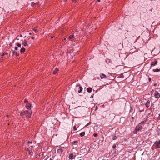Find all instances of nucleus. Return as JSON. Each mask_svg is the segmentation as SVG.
Here are the masks:
<instances>
[{
    "label": "nucleus",
    "instance_id": "f03ea898",
    "mask_svg": "<svg viewBox=\"0 0 160 160\" xmlns=\"http://www.w3.org/2000/svg\"><path fill=\"white\" fill-rule=\"evenodd\" d=\"M136 131H139L141 130L142 129V127L141 126H140V125L138 124V125L136 127Z\"/></svg>",
    "mask_w": 160,
    "mask_h": 160
},
{
    "label": "nucleus",
    "instance_id": "5701e85b",
    "mask_svg": "<svg viewBox=\"0 0 160 160\" xmlns=\"http://www.w3.org/2000/svg\"><path fill=\"white\" fill-rule=\"evenodd\" d=\"M117 138V137L116 136H114L112 137V139L113 140H116Z\"/></svg>",
    "mask_w": 160,
    "mask_h": 160
},
{
    "label": "nucleus",
    "instance_id": "aec40b11",
    "mask_svg": "<svg viewBox=\"0 0 160 160\" xmlns=\"http://www.w3.org/2000/svg\"><path fill=\"white\" fill-rule=\"evenodd\" d=\"M79 88L80 89V90H79L78 91V92L79 93H80V92H82V88L81 87L79 86Z\"/></svg>",
    "mask_w": 160,
    "mask_h": 160
},
{
    "label": "nucleus",
    "instance_id": "4be33fe9",
    "mask_svg": "<svg viewBox=\"0 0 160 160\" xmlns=\"http://www.w3.org/2000/svg\"><path fill=\"white\" fill-rule=\"evenodd\" d=\"M84 135H85V132H82L80 134V135L81 137L84 136Z\"/></svg>",
    "mask_w": 160,
    "mask_h": 160
},
{
    "label": "nucleus",
    "instance_id": "f3484780",
    "mask_svg": "<svg viewBox=\"0 0 160 160\" xmlns=\"http://www.w3.org/2000/svg\"><path fill=\"white\" fill-rule=\"evenodd\" d=\"M22 44L24 46H26L27 45V42L26 41H24L22 42Z\"/></svg>",
    "mask_w": 160,
    "mask_h": 160
},
{
    "label": "nucleus",
    "instance_id": "423d86ee",
    "mask_svg": "<svg viewBox=\"0 0 160 160\" xmlns=\"http://www.w3.org/2000/svg\"><path fill=\"white\" fill-rule=\"evenodd\" d=\"M155 97L156 98H159L160 97V94L159 93L156 92L154 95Z\"/></svg>",
    "mask_w": 160,
    "mask_h": 160
},
{
    "label": "nucleus",
    "instance_id": "ddd939ff",
    "mask_svg": "<svg viewBox=\"0 0 160 160\" xmlns=\"http://www.w3.org/2000/svg\"><path fill=\"white\" fill-rule=\"evenodd\" d=\"M58 152L60 154H61L63 152V150L62 148H60L58 150Z\"/></svg>",
    "mask_w": 160,
    "mask_h": 160
},
{
    "label": "nucleus",
    "instance_id": "f257e3e1",
    "mask_svg": "<svg viewBox=\"0 0 160 160\" xmlns=\"http://www.w3.org/2000/svg\"><path fill=\"white\" fill-rule=\"evenodd\" d=\"M68 38L69 40L72 41H74L76 40L75 38H74V36L73 35H72L69 36Z\"/></svg>",
    "mask_w": 160,
    "mask_h": 160
},
{
    "label": "nucleus",
    "instance_id": "a211bd4d",
    "mask_svg": "<svg viewBox=\"0 0 160 160\" xmlns=\"http://www.w3.org/2000/svg\"><path fill=\"white\" fill-rule=\"evenodd\" d=\"M25 51V49L24 48H22L20 50V51L21 52H24Z\"/></svg>",
    "mask_w": 160,
    "mask_h": 160
},
{
    "label": "nucleus",
    "instance_id": "864d4df0",
    "mask_svg": "<svg viewBox=\"0 0 160 160\" xmlns=\"http://www.w3.org/2000/svg\"><path fill=\"white\" fill-rule=\"evenodd\" d=\"M67 0H65V1H67Z\"/></svg>",
    "mask_w": 160,
    "mask_h": 160
},
{
    "label": "nucleus",
    "instance_id": "39448f33",
    "mask_svg": "<svg viewBox=\"0 0 160 160\" xmlns=\"http://www.w3.org/2000/svg\"><path fill=\"white\" fill-rule=\"evenodd\" d=\"M150 105V101L149 100H148L146 103L145 104V105L147 108H148Z\"/></svg>",
    "mask_w": 160,
    "mask_h": 160
},
{
    "label": "nucleus",
    "instance_id": "4c0bfd02",
    "mask_svg": "<svg viewBox=\"0 0 160 160\" xmlns=\"http://www.w3.org/2000/svg\"><path fill=\"white\" fill-rule=\"evenodd\" d=\"M148 79H149V81H151V78H149Z\"/></svg>",
    "mask_w": 160,
    "mask_h": 160
},
{
    "label": "nucleus",
    "instance_id": "a878e982",
    "mask_svg": "<svg viewBox=\"0 0 160 160\" xmlns=\"http://www.w3.org/2000/svg\"><path fill=\"white\" fill-rule=\"evenodd\" d=\"M24 102L25 103H26L27 104V103H28V101L26 99H25Z\"/></svg>",
    "mask_w": 160,
    "mask_h": 160
},
{
    "label": "nucleus",
    "instance_id": "6ab92c4d",
    "mask_svg": "<svg viewBox=\"0 0 160 160\" xmlns=\"http://www.w3.org/2000/svg\"><path fill=\"white\" fill-rule=\"evenodd\" d=\"M153 71L154 72H158L160 71V69L157 68L156 69H153Z\"/></svg>",
    "mask_w": 160,
    "mask_h": 160
},
{
    "label": "nucleus",
    "instance_id": "ea45409f",
    "mask_svg": "<svg viewBox=\"0 0 160 160\" xmlns=\"http://www.w3.org/2000/svg\"><path fill=\"white\" fill-rule=\"evenodd\" d=\"M98 2H100V0H98Z\"/></svg>",
    "mask_w": 160,
    "mask_h": 160
},
{
    "label": "nucleus",
    "instance_id": "4468645a",
    "mask_svg": "<svg viewBox=\"0 0 160 160\" xmlns=\"http://www.w3.org/2000/svg\"><path fill=\"white\" fill-rule=\"evenodd\" d=\"M8 54V52H6L3 53V54L1 55L2 58H5V57H4L6 55H7Z\"/></svg>",
    "mask_w": 160,
    "mask_h": 160
},
{
    "label": "nucleus",
    "instance_id": "79ce46f5",
    "mask_svg": "<svg viewBox=\"0 0 160 160\" xmlns=\"http://www.w3.org/2000/svg\"><path fill=\"white\" fill-rule=\"evenodd\" d=\"M34 37H31V38H32V39H34Z\"/></svg>",
    "mask_w": 160,
    "mask_h": 160
},
{
    "label": "nucleus",
    "instance_id": "c03bdc74",
    "mask_svg": "<svg viewBox=\"0 0 160 160\" xmlns=\"http://www.w3.org/2000/svg\"><path fill=\"white\" fill-rule=\"evenodd\" d=\"M88 124H87L85 126V127H87V126H88Z\"/></svg>",
    "mask_w": 160,
    "mask_h": 160
},
{
    "label": "nucleus",
    "instance_id": "a18cd8bd",
    "mask_svg": "<svg viewBox=\"0 0 160 160\" xmlns=\"http://www.w3.org/2000/svg\"><path fill=\"white\" fill-rule=\"evenodd\" d=\"M159 119L160 120V114H159Z\"/></svg>",
    "mask_w": 160,
    "mask_h": 160
},
{
    "label": "nucleus",
    "instance_id": "20e7f679",
    "mask_svg": "<svg viewBox=\"0 0 160 160\" xmlns=\"http://www.w3.org/2000/svg\"><path fill=\"white\" fill-rule=\"evenodd\" d=\"M158 63V61L157 60H155L154 62H151V66H155Z\"/></svg>",
    "mask_w": 160,
    "mask_h": 160
},
{
    "label": "nucleus",
    "instance_id": "b1692460",
    "mask_svg": "<svg viewBox=\"0 0 160 160\" xmlns=\"http://www.w3.org/2000/svg\"><path fill=\"white\" fill-rule=\"evenodd\" d=\"M21 44L19 43H18L17 44V46L19 48L21 47Z\"/></svg>",
    "mask_w": 160,
    "mask_h": 160
},
{
    "label": "nucleus",
    "instance_id": "09e8293b",
    "mask_svg": "<svg viewBox=\"0 0 160 160\" xmlns=\"http://www.w3.org/2000/svg\"><path fill=\"white\" fill-rule=\"evenodd\" d=\"M49 160H52V159L51 158H50Z\"/></svg>",
    "mask_w": 160,
    "mask_h": 160
},
{
    "label": "nucleus",
    "instance_id": "c85d7f7f",
    "mask_svg": "<svg viewBox=\"0 0 160 160\" xmlns=\"http://www.w3.org/2000/svg\"><path fill=\"white\" fill-rule=\"evenodd\" d=\"M93 136L95 137H97L98 136V134L97 133H94L93 134Z\"/></svg>",
    "mask_w": 160,
    "mask_h": 160
},
{
    "label": "nucleus",
    "instance_id": "3c124183",
    "mask_svg": "<svg viewBox=\"0 0 160 160\" xmlns=\"http://www.w3.org/2000/svg\"><path fill=\"white\" fill-rule=\"evenodd\" d=\"M20 37H22V35H20Z\"/></svg>",
    "mask_w": 160,
    "mask_h": 160
},
{
    "label": "nucleus",
    "instance_id": "9b49d317",
    "mask_svg": "<svg viewBox=\"0 0 160 160\" xmlns=\"http://www.w3.org/2000/svg\"><path fill=\"white\" fill-rule=\"evenodd\" d=\"M87 91L88 92H92V88H87Z\"/></svg>",
    "mask_w": 160,
    "mask_h": 160
},
{
    "label": "nucleus",
    "instance_id": "7c9ffc66",
    "mask_svg": "<svg viewBox=\"0 0 160 160\" xmlns=\"http://www.w3.org/2000/svg\"><path fill=\"white\" fill-rule=\"evenodd\" d=\"M33 30L34 31L35 33H37L38 32L37 30L36 29H34Z\"/></svg>",
    "mask_w": 160,
    "mask_h": 160
},
{
    "label": "nucleus",
    "instance_id": "473e14b6",
    "mask_svg": "<svg viewBox=\"0 0 160 160\" xmlns=\"http://www.w3.org/2000/svg\"><path fill=\"white\" fill-rule=\"evenodd\" d=\"M116 147V146L115 144H114L113 145V146H112V148H115Z\"/></svg>",
    "mask_w": 160,
    "mask_h": 160
},
{
    "label": "nucleus",
    "instance_id": "7ed1b4c3",
    "mask_svg": "<svg viewBox=\"0 0 160 160\" xmlns=\"http://www.w3.org/2000/svg\"><path fill=\"white\" fill-rule=\"evenodd\" d=\"M31 104L30 103H28L27 104V105H26V107L27 109L30 110L31 108Z\"/></svg>",
    "mask_w": 160,
    "mask_h": 160
},
{
    "label": "nucleus",
    "instance_id": "8fccbe9b",
    "mask_svg": "<svg viewBox=\"0 0 160 160\" xmlns=\"http://www.w3.org/2000/svg\"><path fill=\"white\" fill-rule=\"evenodd\" d=\"M51 38H53V37H51Z\"/></svg>",
    "mask_w": 160,
    "mask_h": 160
},
{
    "label": "nucleus",
    "instance_id": "603ef678",
    "mask_svg": "<svg viewBox=\"0 0 160 160\" xmlns=\"http://www.w3.org/2000/svg\"><path fill=\"white\" fill-rule=\"evenodd\" d=\"M77 86V87H78V86H78V85H77V86Z\"/></svg>",
    "mask_w": 160,
    "mask_h": 160
},
{
    "label": "nucleus",
    "instance_id": "49530a36",
    "mask_svg": "<svg viewBox=\"0 0 160 160\" xmlns=\"http://www.w3.org/2000/svg\"><path fill=\"white\" fill-rule=\"evenodd\" d=\"M66 39V38H64V39L63 40H65Z\"/></svg>",
    "mask_w": 160,
    "mask_h": 160
},
{
    "label": "nucleus",
    "instance_id": "72a5a7b5",
    "mask_svg": "<svg viewBox=\"0 0 160 160\" xmlns=\"http://www.w3.org/2000/svg\"><path fill=\"white\" fill-rule=\"evenodd\" d=\"M24 114V113H23V112H21L20 113V115H21V116H22Z\"/></svg>",
    "mask_w": 160,
    "mask_h": 160
},
{
    "label": "nucleus",
    "instance_id": "2f4dec72",
    "mask_svg": "<svg viewBox=\"0 0 160 160\" xmlns=\"http://www.w3.org/2000/svg\"><path fill=\"white\" fill-rule=\"evenodd\" d=\"M19 36H17L16 38V39L17 40H19Z\"/></svg>",
    "mask_w": 160,
    "mask_h": 160
},
{
    "label": "nucleus",
    "instance_id": "de8ad7c7",
    "mask_svg": "<svg viewBox=\"0 0 160 160\" xmlns=\"http://www.w3.org/2000/svg\"><path fill=\"white\" fill-rule=\"evenodd\" d=\"M72 1L73 2H74V1H75V0H72Z\"/></svg>",
    "mask_w": 160,
    "mask_h": 160
},
{
    "label": "nucleus",
    "instance_id": "e433bc0d",
    "mask_svg": "<svg viewBox=\"0 0 160 160\" xmlns=\"http://www.w3.org/2000/svg\"><path fill=\"white\" fill-rule=\"evenodd\" d=\"M157 84L155 83V84H154V86H157Z\"/></svg>",
    "mask_w": 160,
    "mask_h": 160
},
{
    "label": "nucleus",
    "instance_id": "1a4fd4ad",
    "mask_svg": "<svg viewBox=\"0 0 160 160\" xmlns=\"http://www.w3.org/2000/svg\"><path fill=\"white\" fill-rule=\"evenodd\" d=\"M73 155L72 153H71L69 154V159L72 160L73 159Z\"/></svg>",
    "mask_w": 160,
    "mask_h": 160
},
{
    "label": "nucleus",
    "instance_id": "a19ab883",
    "mask_svg": "<svg viewBox=\"0 0 160 160\" xmlns=\"http://www.w3.org/2000/svg\"><path fill=\"white\" fill-rule=\"evenodd\" d=\"M29 34L30 35H31L32 34V33L31 32H30V33H29Z\"/></svg>",
    "mask_w": 160,
    "mask_h": 160
},
{
    "label": "nucleus",
    "instance_id": "dca6fc26",
    "mask_svg": "<svg viewBox=\"0 0 160 160\" xmlns=\"http://www.w3.org/2000/svg\"><path fill=\"white\" fill-rule=\"evenodd\" d=\"M31 111L29 110H26L24 111L23 112V113H24V114H27L29 112H30Z\"/></svg>",
    "mask_w": 160,
    "mask_h": 160
},
{
    "label": "nucleus",
    "instance_id": "0eeeda50",
    "mask_svg": "<svg viewBox=\"0 0 160 160\" xmlns=\"http://www.w3.org/2000/svg\"><path fill=\"white\" fill-rule=\"evenodd\" d=\"M100 76L102 79L105 78L106 77V76L103 73H101L100 74Z\"/></svg>",
    "mask_w": 160,
    "mask_h": 160
},
{
    "label": "nucleus",
    "instance_id": "bb28decb",
    "mask_svg": "<svg viewBox=\"0 0 160 160\" xmlns=\"http://www.w3.org/2000/svg\"><path fill=\"white\" fill-rule=\"evenodd\" d=\"M73 129L74 131H76L77 130V128L75 126L73 127Z\"/></svg>",
    "mask_w": 160,
    "mask_h": 160
},
{
    "label": "nucleus",
    "instance_id": "cd10ccee",
    "mask_svg": "<svg viewBox=\"0 0 160 160\" xmlns=\"http://www.w3.org/2000/svg\"><path fill=\"white\" fill-rule=\"evenodd\" d=\"M144 122H145L144 121L142 122H141L140 123H139V125H140V124L142 125V124H143V123H144Z\"/></svg>",
    "mask_w": 160,
    "mask_h": 160
},
{
    "label": "nucleus",
    "instance_id": "37998d69",
    "mask_svg": "<svg viewBox=\"0 0 160 160\" xmlns=\"http://www.w3.org/2000/svg\"><path fill=\"white\" fill-rule=\"evenodd\" d=\"M102 0V1H103L104 2H105V1H106L105 0Z\"/></svg>",
    "mask_w": 160,
    "mask_h": 160
},
{
    "label": "nucleus",
    "instance_id": "6e6552de",
    "mask_svg": "<svg viewBox=\"0 0 160 160\" xmlns=\"http://www.w3.org/2000/svg\"><path fill=\"white\" fill-rule=\"evenodd\" d=\"M156 146L158 148H160V140L158 142H156Z\"/></svg>",
    "mask_w": 160,
    "mask_h": 160
},
{
    "label": "nucleus",
    "instance_id": "2eb2a0df",
    "mask_svg": "<svg viewBox=\"0 0 160 160\" xmlns=\"http://www.w3.org/2000/svg\"><path fill=\"white\" fill-rule=\"evenodd\" d=\"M38 5V4L37 3H34L33 2L31 3L32 6L34 7H36V6Z\"/></svg>",
    "mask_w": 160,
    "mask_h": 160
},
{
    "label": "nucleus",
    "instance_id": "58836bf2",
    "mask_svg": "<svg viewBox=\"0 0 160 160\" xmlns=\"http://www.w3.org/2000/svg\"><path fill=\"white\" fill-rule=\"evenodd\" d=\"M28 143H32V142H30V141H29L28 142Z\"/></svg>",
    "mask_w": 160,
    "mask_h": 160
},
{
    "label": "nucleus",
    "instance_id": "f8f14e48",
    "mask_svg": "<svg viewBox=\"0 0 160 160\" xmlns=\"http://www.w3.org/2000/svg\"><path fill=\"white\" fill-rule=\"evenodd\" d=\"M58 71V68H55L54 71L53 72V74H56Z\"/></svg>",
    "mask_w": 160,
    "mask_h": 160
},
{
    "label": "nucleus",
    "instance_id": "412c9836",
    "mask_svg": "<svg viewBox=\"0 0 160 160\" xmlns=\"http://www.w3.org/2000/svg\"><path fill=\"white\" fill-rule=\"evenodd\" d=\"M12 53L13 55H16V56H18V54L17 52L16 51H13Z\"/></svg>",
    "mask_w": 160,
    "mask_h": 160
},
{
    "label": "nucleus",
    "instance_id": "c9c22d12",
    "mask_svg": "<svg viewBox=\"0 0 160 160\" xmlns=\"http://www.w3.org/2000/svg\"><path fill=\"white\" fill-rule=\"evenodd\" d=\"M15 49L16 50H18V48H17V47H15Z\"/></svg>",
    "mask_w": 160,
    "mask_h": 160
},
{
    "label": "nucleus",
    "instance_id": "f704fd0d",
    "mask_svg": "<svg viewBox=\"0 0 160 160\" xmlns=\"http://www.w3.org/2000/svg\"><path fill=\"white\" fill-rule=\"evenodd\" d=\"M138 131H136V128H135V129L134 131V133H135L136 132Z\"/></svg>",
    "mask_w": 160,
    "mask_h": 160
},
{
    "label": "nucleus",
    "instance_id": "c756f323",
    "mask_svg": "<svg viewBox=\"0 0 160 160\" xmlns=\"http://www.w3.org/2000/svg\"><path fill=\"white\" fill-rule=\"evenodd\" d=\"M4 58H2V57L1 56V58L0 59V62H2V60H3Z\"/></svg>",
    "mask_w": 160,
    "mask_h": 160
},
{
    "label": "nucleus",
    "instance_id": "9d476101",
    "mask_svg": "<svg viewBox=\"0 0 160 160\" xmlns=\"http://www.w3.org/2000/svg\"><path fill=\"white\" fill-rule=\"evenodd\" d=\"M32 111L29 112L26 115V117L27 118H30L31 116V114Z\"/></svg>",
    "mask_w": 160,
    "mask_h": 160
},
{
    "label": "nucleus",
    "instance_id": "393cba45",
    "mask_svg": "<svg viewBox=\"0 0 160 160\" xmlns=\"http://www.w3.org/2000/svg\"><path fill=\"white\" fill-rule=\"evenodd\" d=\"M77 142H78V141H75L72 142V144H75L76 143H77Z\"/></svg>",
    "mask_w": 160,
    "mask_h": 160
}]
</instances>
